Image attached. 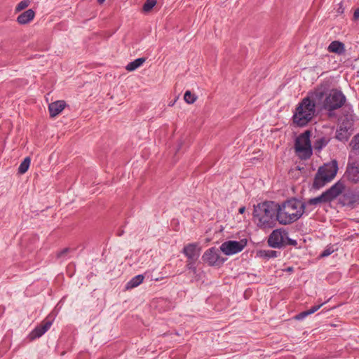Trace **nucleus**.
Masks as SVG:
<instances>
[{
  "label": "nucleus",
  "instance_id": "f257e3e1",
  "mask_svg": "<svg viewBox=\"0 0 359 359\" xmlns=\"http://www.w3.org/2000/svg\"><path fill=\"white\" fill-rule=\"evenodd\" d=\"M277 205L273 202H264L255 206L253 220L262 229H269L276 224Z\"/></svg>",
  "mask_w": 359,
  "mask_h": 359
},
{
  "label": "nucleus",
  "instance_id": "f03ea898",
  "mask_svg": "<svg viewBox=\"0 0 359 359\" xmlns=\"http://www.w3.org/2000/svg\"><path fill=\"white\" fill-rule=\"evenodd\" d=\"M277 205L276 219L280 224H290L299 219L304 212V205L297 199H291Z\"/></svg>",
  "mask_w": 359,
  "mask_h": 359
},
{
  "label": "nucleus",
  "instance_id": "7ed1b4c3",
  "mask_svg": "<svg viewBox=\"0 0 359 359\" xmlns=\"http://www.w3.org/2000/svg\"><path fill=\"white\" fill-rule=\"evenodd\" d=\"M315 97L320 101L325 109L332 111L340 108L345 103L346 97L341 91L337 89H332L324 93L320 88L314 93Z\"/></svg>",
  "mask_w": 359,
  "mask_h": 359
},
{
  "label": "nucleus",
  "instance_id": "20e7f679",
  "mask_svg": "<svg viewBox=\"0 0 359 359\" xmlns=\"http://www.w3.org/2000/svg\"><path fill=\"white\" fill-rule=\"evenodd\" d=\"M316 112L315 104L309 97H304L296 107L292 121L298 126H304L313 118Z\"/></svg>",
  "mask_w": 359,
  "mask_h": 359
},
{
  "label": "nucleus",
  "instance_id": "39448f33",
  "mask_svg": "<svg viewBox=\"0 0 359 359\" xmlns=\"http://www.w3.org/2000/svg\"><path fill=\"white\" fill-rule=\"evenodd\" d=\"M337 171L338 163L336 160L325 163L318 168L314 179L313 187L319 189L331 182L335 177Z\"/></svg>",
  "mask_w": 359,
  "mask_h": 359
},
{
  "label": "nucleus",
  "instance_id": "423d86ee",
  "mask_svg": "<svg viewBox=\"0 0 359 359\" xmlns=\"http://www.w3.org/2000/svg\"><path fill=\"white\" fill-rule=\"evenodd\" d=\"M311 134L309 130H306L300 134L295 140L294 151L297 156L301 159H308L312 155Z\"/></svg>",
  "mask_w": 359,
  "mask_h": 359
},
{
  "label": "nucleus",
  "instance_id": "0eeeda50",
  "mask_svg": "<svg viewBox=\"0 0 359 359\" xmlns=\"http://www.w3.org/2000/svg\"><path fill=\"white\" fill-rule=\"evenodd\" d=\"M268 244L271 248H280L287 245H296L297 241L290 239L285 230L279 229L273 230L269 235Z\"/></svg>",
  "mask_w": 359,
  "mask_h": 359
},
{
  "label": "nucleus",
  "instance_id": "6e6552de",
  "mask_svg": "<svg viewBox=\"0 0 359 359\" xmlns=\"http://www.w3.org/2000/svg\"><path fill=\"white\" fill-rule=\"evenodd\" d=\"M247 245V240H229L223 242L219 246L220 251L226 256H232L241 252Z\"/></svg>",
  "mask_w": 359,
  "mask_h": 359
},
{
  "label": "nucleus",
  "instance_id": "1a4fd4ad",
  "mask_svg": "<svg viewBox=\"0 0 359 359\" xmlns=\"http://www.w3.org/2000/svg\"><path fill=\"white\" fill-rule=\"evenodd\" d=\"M203 261L212 266H220L226 261V259L222 257L218 250L215 248H211L205 251L202 256Z\"/></svg>",
  "mask_w": 359,
  "mask_h": 359
},
{
  "label": "nucleus",
  "instance_id": "9d476101",
  "mask_svg": "<svg viewBox=\"0 0 359 359\" xmlns=\"http://www.w3.org/2000/svg\"><path fill=\"white\" fill-rule=\"evenodd\" d=\"M55 319V315L50 314L41 324L36 327L29 334V338L30 340H34L36 338L41 337L53 324Z\"/></svg>",
  "mask_w": 359,
  "mask_h": 359
},
{
  "label": "nucleus",
  "instance_id": "9b49d317",
  "mask_svg": "<svg viewBox=\"0 0 359 359\" xmlns=\"http://www.w3.org/2000/svg\"><path fill=\"white\" fill-rule=\"evenodd\" d=\"M345 187H346L344 182L338 181L323 194L327 201H331L335 199L340 194H343L345 191Z\"/></svg>",
  "mask_w": 359,
  "mask_h": 359
},
{
  "label": "nucleus",
  "instance_id": "f8f14e48",
  "mask_svg": "<svg viewBox=\"0 0 359 359\" xmlns=\"http://www.w3.org/2000/svg\"><path fill=\"white\" fill-rule=\"evenodd\" d=\"M340 201L344 205L353 206L359 203V194L351 191L344 192Z\"/></svg>",
  "mask_w": 359,
  "mask_h": 359
},
{
  "label": "nucleus",
  "instance_id": "ddd939ff",
  "mask_svg": "<svg viewBox=\"0 0 359 359\" xmlns=\"http://www.w3.org/2000/svg\"><path fill=\"white\" fill-rule=\"evenodd\" d=\"M36 15V13L32 9H27L21 13L16 19V22L20 25H25L32 22Z\"/></svg>",
  "mask_w": 359,
  "mask_h": 359
},
{
  "label": "nucleus",
  "instance_id": "4468645a",
  "mask_svg": "<svg viewBox=\"0 0 359 359\" xmlns=\"http://www.w3.org/2000/svg\"><path fill=\"white\" fill-rule=\"evenodd\" d=\"M200 250L201 248L197 244L190 243L184 246L183 252L189 259L195 260L198 257Z\"/></svg>",
  "mask_w": 359,
  "mask_h": 359
},
{
  "label": "nucleus",
  "instance_id": "2eb2a0df",
  "mask_svg": "<svg viewBox=\"0 0 359 359\" xmlns=\"http://www.w3.org/2000/svg\"><path fill=\"white\" fill-rule=\"evenodd\" d=\"M66 107V103L63 100H57L50 103L48 106L50 116L55 117L60 114Z\"/></svg>",
  "mask_w": 359,
  "mask_h": 359
},
{
  "label": "nucleus",
  "instance_id": "dca6fc26",
  "mask_svg": "<svg viewBox=\"0 0 359 359\" xmlns=\"http://www.w3.org/2000/svg\"><path fill=\"white\" fill-rule=\"evenodd\" d=\"M353 130L351 126H341L337 130L336 137L341 141H346L351 135Z\"/></svg>",
  "mask_w": 359,
  "mask_h": 359
},
{
  "label": "nucleus",
  "instance_id": "f3484780",
  "mask_svg": "<svg viewBox=\"0 0 359 359\" xmlns=\"http://www.w3.org/2000/svg\"><path fill=\"white\" fill-rule=\"evenodd\" d=\"M346 175L349 180L353 182H359V167L355 164L348 167Z\"/></svg>",
  "mask_w": 359,
  "mask_h": 359
},
{
  "label": "nucleus",
  "instance_id": "a211bd4d",
  "mask_svg": "<svg viewBox=\"0 0 359 359\" xmlns=\"http://www.w3.org/2000/svg\"><path fill=\"white\" fill-rule=\"evenodd\" d=\"M330 138L326 136L318 137L313 144V149L316 151H320L329 142Z\"/></svg>",
  "mask_w": 359,
  "mask_h": 359
},
{
  "label": "nucleus",
  "instance_id": "6ab92c4d",
  "mask_svg": "<svg viewBox=\"0 0 359 359\" xmlns=\"http://www.w3.org/2000/svg\"><path fill=\"white\" fill-rule=\"evenodd\" d=\"M144 277L143 275H137L133 277L130 281L126 285V290H130L139 286L144 280Z\"/></svg>",
  "mask_w": 359,
  "mask_h": 359
},
{
  "label": "nucleus",
  "instance_id": "aec40b11",
  "mask_svg": "<svg viewBox=\"0 0 359 359\" xmlns=\"http://www.w3.org/2000/svg\"><path fill=\"white\" fill-rule=\"evenodd\" d=\"M145 62V59L143 57L137 58L134 61L129 62L126 67V69L128 72H133L141 67L144 62Z\"/></svg>",
  "mask_w": 359,
  "mask_h": 359
},
{
  "label": "nucleus",
  "instance_id": "412c9836",
  "mask_svg": "<svg viewBox=\"0 0 359 359\" xmlns=\"http://www.w3.org/2000/svg\"><path fill=\"white\" fill-rule=\"evenodd\" d=\"M328 202L324 195V194H321L320 196L313 198L310 199L306 205H304V209L308 208L309 206H316L322 203Z\"/></svg>",
  "mask_w": 359,
  "mask_h": 359
},
{
  "label": "nucleus",
  "instance_id": "4be33fe9",
  "mask_svg": "<svg viewBox=\"0 0 359 359\" xmlns=\"http://www.w3.org/2000/svg\"><path fill=\"white\" fill-rule=\"evenodd\" d=\"M328 50L331 53H341L344 50V44L339 41H333L328 46Z\"/></svg>",
  "mask_w": 359,
  "mask_h": 359
},
{
  "label": "nucleus",
  "instance_id": "5701e85b",
  "mask_svg": "<svg viewBox=\"0 0 359 359\" xmlns=\"http://www.w3.org/2000/svg\"><path fill=\"white\" fill-rule=\"evenodd\" d=\"M198 97L195 93H191L190 90H187L184 95V100L189 104H194Z\"/></svg>",
  "mask_w": 359,
  "mask_h": 359
},
{
  "label": "nucleus",
  "instance_id": "b1692460",
  "mask_svg": "<svg viewBox=\"0 0 359 359\" xmlns=\"http://www.w3.org/2000/svg\"><path fill=\"white\" fill-rule=\"evenodd\" d=\"M31 159L29 157H27L24 159V161L20 163L19 168H18V172L20 174H24L25 173L30 165Z\"/></svg>",
  "mask_w": 359,
  "mask_h": 359
},
{
  "label": "nucleus",
  "instance_id": "393cba45",
  "mask_svg": "<svg viewBox=\"0 0 359 359\" xmlns=\"http://www.w3.org/2000/svg\"><path fill=\"white\" fill-rule=\"evenodd\" d=\"M31 4L30 0H22L15 7V13L27 9Z\"/></svg>",
  "mask_w": 359,
  "mask_h": 359
},
{
  "label": "nucleus",
  "instance_id": "a878e982",
  "mask_svg": "<svg viewBox=\"0 0 359 359\" xmlns=\"http://www.w3.org/2000/svg\"><path fill=\"white\" fill-rule=\"evenodd\" d=\"M157 0H147L143 5L142 11L144 13L150 12L153 8L156 5Z\"/></svg>",
  "mask_w": 359,
  "mask_h": 359
},
{
  "label": "nucleus",
  "instance_id": "bb28decb",
  "mask_svg": "<svg viewBox=\"0 0 359 359\" xmlns=\"http://www.w3.org/2000/svg\"><path fill=\"white\" fill-rule=\"evenodd\" d=\"M353 149L359 150V134L355 135L351 142Z\"/></svg>",
  "mask_w": 359,
  "mask_h": 359
},
{
  "label": "nucleus",
  "instance_id": "cd10ccee",
  "mask_svg": "<svg viewBox=\"0 0 359 359\" xmlns=\"http://www.w3.org/2000/svg\"><path fill=\"white\" fill-rule=\"evenodd\" d=\"M323 305V304H320L318 306H314L311 307L309 310H308L307 312L309 313V315H311L317 311Z\"/></svg>",
  "mask_w": 359,
  "mask_h": 359
},
{
  "label": "nucleus",
  "instance_id": "c85d7f7f",
  "mask_svg": "<svg viewBox=\"0 0 359 359\" xmlns=\"http://www.w3.org/2000/svg\"><path fill=\"white\" fill-rule=\"evenodd\" d=\"M309 315V314L307 312V311H304V312H302L299 314L295 316V319H297V320H302V319L304 318L305 317H306Z\"/></svg>",
  "mask_w": 359,
  "mask_h": 359
},
{
  "label": "nucleus",
  "instance_id": "c756f323",
  "mask_svg": "<svg viewBox=\"0 0 359 359\" xmlns=\"http://www.w3.org/2000/svg\"><path fill=\"white\" fill-rule=\"evenodd\" d=\"M333 252H334L333 249H330V248L326 249L323 252V253L321 254V256L327 257V256L330 255Z\"/></svg>",
  "mask_w": 359,
  "mask_h": 359
},
{
  "label": "nucleus",
  "instance_id": "7c9ffc66",
  "mask_svg": "<svg viewBox=\"0 0 359 359\" xmlns=\"http://www.w3.org/2000/svg\"><path fill=\"white\" fill-rule=\"evenodd\" d=\"M353 18L354 20H357L358 18H359V8L354 11Z\"/></svg>",
  "mask_w": 359,
  "mask_h": 359
},
{
  "label": "nucleus",
  "instance_id": "2f4dec72",
  "mask_svg": "<svg viewBox=\"0 0 359 359\" xmlns=\"http://www.w3.org/2000/svg\"><path fill=\"white\" fill-rule=\"evenodd\" d=\"M245 211V207H241L238 210V212L240 214H243Z\"/></svg>",
  "mask_w": 359,
  "mask_h": 359
},
{
  "label": "nucleus",
  "instance_id": "473e14b6",
  "mask_svg": "<svg viewBox=\"0 0 359 359\" xmlns=\"http://www.w3.org/2000/svg\"><path fill=\"white\" fill-rule=\"evenodd\" d=\"M105 0H97V2L100 4H102L104 2Z\"/></svg>",
  "mask_w": 359,
  "mask_h": 359
},
{
  "label": "nucleus",
  "instance_id": "72a5a7b5",
  "mask_svg": "<svg viewBox=\"0 0 359 359\" xmlns=\"http://www.w3.org/2000/svg\"><path fill=\"white\" fill-rule=\"evenodd\" d=\"M174 104H175V101H174V102H170L168 105H169V106H173V105H174Z\"/></svg>",
  "mask_w": 359,
  "mask_h": 359
},
{
  "label": "nucleus",
  "instance_id": "f704fd0d",
  "mask_svg": "<svg viewBox=\"0 0 359 359\" xmlns=\"http://www.w3.org/2000/svg\"><path fill=\"white\" fill-rule=\"evenodd\" d=\"M187 266L189 267V269H191V263H189V264H187Z\"/></svg>",
  "mask_w": 359,
  "mask_h": 359
}]
</instances>
